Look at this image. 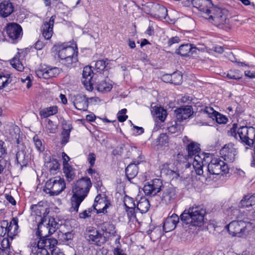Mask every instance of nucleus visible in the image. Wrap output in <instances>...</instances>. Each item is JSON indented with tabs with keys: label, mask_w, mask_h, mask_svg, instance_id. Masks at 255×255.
<instances>
[{
	"label": "nucleus",
	"mask_w": 255,
	"mask_h": 255,
	"mask_svg": "<svg viewBox=\"0 0 255 255\" xmlns=\"http://www.w3.org/2000/svg\"><path fill=\"white\" fill-rule=\"evenodd\" d=\"M214 120H216L217 123L220 124H225L228 121L227 118L225 116L221 114L220 113H219L218 112H217L215 115L214 117Z\"/></svg>",
	"instance_id": "53"
},
{
	"label": "nucleus",
	"mask_w": 255,
	"mask_h": 255,
	"mask_svg": "<svg viewBox=\"0 0 255 255\" xmlns=\"http://www.w3.org/2000/svg\"><path fill=\"white\" fill-rule=\"evenodd\" d=\"M228 165L220 158H214L208 165V171L211 175H220L229 172Z\"/></svg>",
	"instance_id": "7"
},
{
	"label": "nucleus",
	"mask_w": 255,
	"mask_h": 255,
	"mask_svg": "<svg viewBox=\"0 0 255 255\" xmlns=\"http://www.w3.org/2000/svg\"><path fill=\"white\" fill-rule=\"evenodd\" d=\"M60 73V70L57 67H46L42 69H39L36 71V74L39 78L49 79L56 77Z\"/></svg>",
	"instance_id": "20"
},
{
	"label": "nucleus",
	"mask_w": 255,
	"mask_h": 255,
	"mask_svg": "<svg viewBox=\"0 0 255 255\" xmlns=\"http://www.w3.org/2000/svg\"><path fill=\"white\" fill-rule=\"evenodd\" d=\"M4 145V142L0 140V160H2L6 154V149Z\"/></svg>",
	"instance_id": "56"
},
{
	"label": "nucleus",
	"mask_w": 255,
	"mask_h": 255,
	"mask_svg": "<svg viewBox=\"0 0 255 255\" xmlns=\"http://www.w3.org/2000/svg\"><path fill=\"white\" fill-rule=\"evenodd\" d=\"M241 221H242V220L240 221L234 220L226 226V229L232 236L239 237V235L242 231L241 227Z\"/></svg>",
	"instance_id": "24"
},
{
	"label": "nucleus",
	"mask_w": 255,
	"mask_h": 255,
	"mask_svg": "<svg viewBox=\"0 0 255 255\" xmlns=\"http://www.w3.org/2000/svg\"><path fill=\"white\" fill-rule=\"evenodd\" d=\"M111 206L110 202L107 200L105 195H98L94 201L92 207L97 213H106L107 209Z\"/></svg>",
	"instance_id": "12"
},
{
	"label": "nucleus",
	"mask_w": 255,
	"mask_h": 255,
	"mask_svg": "<svg viewBox=\"0 0 255 255\" xmlns=\"http://www.w3.org/2000/svg\"><path fill=\"white\" fill-rule=\"evenodd\" d=\"M40 225H42L41 224ZM58 228V223L53 218L49 219L47 224V226H42L40 230L43 232H48V235H51L54 233Z\"/></svg>",
	"instance_id": "32"
},
{
	"label": "nucleus",
	"mask_w": 255,
	"mask_h": 255,
	"mask_svg": "<svg viewBox=\"0 0 255 255\" xmlns=\"http://www.w3.org/2000/svg\"><path fill=\"white\" fill-rule=\"evenodd\" d=\"M8 222L4 221L2 225L0 226V237H3L6 234L8 236V232L7 230V227L8 226Z\"/></svg>",
	"instance_id": "57"
},
{
	"label": "nucleus",
	"mask_w": 255,
	"mask_h": 255,
	"mask_svg": "<svg viewBox=\"0 0 255 255\" xmlns=\"http://www.w3.org/2000/svg\"><path fill=\"white\" fill-rule=\"evenodd\" d=\"M88 100L97 102L98 98L93 97L87 98L85 95L78 94L75 96L74 101L75 107L79 110L86 111L88 107Z\"/></svg>",
	"instance_id": "18"
},
{
	"label": "nucleus",
	"mask_w": 255,
	"mask_h": 255,
	"mask_svg": "<svg viewBox=\"0 0 255 255\" xmlns=\"http://www.w3.org/2000/svg\"><path fill=\"white\" fill-rule=\"evenodd\" d=\"M18 219L16 218H13L10 221L9 226L7 227L8 237L12 239L18 233Z\"/></svg>",
	"instance_id": "31"
},
{
	"label": "nucleus",
	"mask_w": 255,
	"mask_h": 255,
	"mask_svg": "<svg viewBox=\"0 0 255 255\" xmlns=\"http://www.w3.org/2000/svg\"><path fill=\"white\" fill-rule=\"evenodd\" d=\"M10 82L11 80L10 79V75L9 74L3 76L0 75V89L5 88Z\"/></svg>",
	"instance_id": "46"
},
{
	"label": "nucleus",
	"mask_w": 255,
	"mask_h": 255,
	"mask_svg": "<svg viewBox=\"0 0 255 255\" xmlns=\"http://www.w3.org/2000/svg\"><path fill=\"white\" fill-rule=\"evenodd\" d=\"M58 234V238L64 244L68 245L71 246L70 244L74 238V234L72 232H67L64 233L60 231Z\"/></svg>",
	"instance_id": "35"
},
{
	"label": "nucleus",
	"mask_w": 255,
	"mask_h": 255,
	"mask_svg": "<svg viewBox=\"0 0 255 255\" xmlns=\"http://www.w3.org/2000/svg\"><path fill=\"white\" fill-rule=\"evenodd\" d=\"M188 150V156L190 158L194 155V158L192 162V166L195 169L197 174L201 175L203 173V161L202 158L198 155L199 152L200 151L199 144L192 142L189 144L186 148ZM192 159H191V160Z\"/></svg>",
	"instance_id": "4"
},
{
	"label": "nucleus",
	"mask_w": 255,
	"mask_h": 255,
	"mask_svg": "<svg viewBox=\"0 0 255 255\" xmlns=\"http://www.w3.org/2000/svg\"><path fill=\"white\" fill-rule=\"evenodd\" d=\"M203 112L207 114L209 117L212 119L213 120H214V117L217 113V112L215 111L212 108L210 107H206Z\"/></svg>",
	"instance_id": "54"
},
{
	"label": "nucleus",
	"mask_w": 255,
	"mask_h": 255,
	"mask_svg": "<svg viewBox=\"0 0 255 255\" xmlns=\"http://www.w3.org/2000/svg\"><path fill=\"white\" fill-rule=\"evenodd\" d=\"M198 49L191 44H182L177 50L176 53L181 56H188L196 53Z\"/></svg>",
	"instance_id": "25"
},
{
	"label": "nucleus",
	"mask_w": 255,
	"mask_h": 255,
	"mask_svg": "<svg viewBox=\"0 0 255 255\" xmlns=\"http://www.w3.org/2000/svg\"><path fill=\"white\" fill-rule=\"evenodd\" d=\"M91 186V181L88 177H83L76 181L72 188L71 212H78L80 205L87 196Z\"/></svg>",
	"instance_id": "1"
},
{
	"label": "nucleus",
	"mask_w": 255,
	"mask_h": 255,
	"mask_svg": "<svg viewBox=\"0 0 255 255\" xmlns=\"http://www.w3.org/2000/svg\"><path fill=\"white\" fill-rule=\"evenodd\" d=\"M127 111L126 109H123L118 112L117 118L119 122H124L127 120L128 118V116L125 115Z\"/></svg>",
	"instance_id": "51"
},
{
	"label": "nucleus",
	"mask_w": 255,
	"mask_h": 255,
	"mask_svg": "<svg viewBox=\"0 0 255 255\" xmlns=\"http://www.w3.org/2000/svg\"><path fill=\"white\" fill-rule=\"evenodd\" d=\"M179 221V218L176 214H173L168 217L165 220L163 226L165 232H168L174 230Z\"/></svg>",
	"instance_id": "22"
},
{
	"label": "nucleus",
	"mask_w": 255,
	"mask_h": 255,
	"mask_svg": "<svg viewBox=\"0 0 255 255\" xmlns=\"http://www.w3.org/2000/svg\"><path fill=\"white\" fill-rule=\"evenodd\" d=\"M161 173L168 176L169 178L171 179H176L180 176L182 178L185 179L188 178L190 176L189 174H187L185 175L183 173H180L177 167L174 166L173 165L167 164L162 165L161 168Z\"/></svg>",
	"instance_id": "11"
},
{
	"label": "nucleus",
	"mask_w": 255,
	"mask_h": 255,
	"mask_svg": "<svg viewBox=\"0 0 255 255\" xmlns=\"http://www.w3.org/2000/svg\"><path fill=\"white\" fill-rule=\"evenodd\" d=\"M66 188L63 179L59 176L50 178L45 184V191L50 196H57Z\"/></svg>",
	"instance_id": "6"
},
{
	"label": "nucleus",
	"mask_w": 255,
	"mask_h": 255,
	"mask_svg": "<svg viewBox=\"0 0 255 255\" xmlns=\"http://www.w3.org/2000/svg\"><path fill=\"white\" fill-rule=\"evenodd\" d=\"M170 78V81L171 83H173L175 85H179L182 82V75L180 72H176L172 74L171 75H166L163 76V79L164 80L166 78Z\"/></svg>",
	"instance_id": "36"
},
{
	"label": "nucleus",
	"mask_w": 255,
	"mask_h": 255,
	"mask_svg": "<svg viewBox=\"0 0 255 255\" xmlns=\"http://www.w3.org/2000/svg\"><path fill=\"white\" fill-rule=\"evenodd\" d=\"M108 63L106 61L104 60L97 61L95 64V68L98 71H103L106 67V64Z\"/></svg>",
	"instance_id": "50"
},
{
	"label": "nucleus",
	"mask_w": 255,
	"mask_h": 255,
	"mask_svg": "<svg viewBox=\"0 0 255 255\" xmlns=\"http://www.w3.org/2000/svg\"><path fill=\"white\" fill-rule=\"evenodd\" d=\"M92 209L89 208L88 210H85L83 212L79 214V217L82 219H86L91 216Z\"/></svg>",
	"instance_id": "59"
},
{
	"label": "nucleus",
	"mask_w": 255,
	"mask_h": 255,
	"mask_svg": "<svg viewBox=\"0 0 255 255\" xmlns=\"http://www.w3.org/2000/svg\"><path fill=\"white\" fill-rule=\"evenodd\" d=\"M72 128V126L71 125H68L67 126V128H63V130L62 131V140H61V144L65 145L67 143L69 139L70 134L71 130Z\"/></svg>",
	"instance_id": "42"
},
{
	"label": "nucleus",
	"mask_w": 255,
	"mask_h": 255,
	"mask_svg": "<svg viewBox=\"0 0 255 255\" xmlns=\"http://www.w3.org/2000/svg\"><path fill=\"white\" fill-rule=\"evenodd\" d=\"M161 191H162L161 199L163 203L170 204L174 202L176 197V191L174 187L171 186L165 187L163 186Z\"/></svg>",
	"instance_id": "17"
},
{
	"label": "nucleus",
	"mask_w": 255,
	"mask_h": 255,
	"mask_svg": "<svg viewBox=\"0 0 255 255\" xmlns=\"http://www.w3.org/2000/svg\"><path fill=\"white\" fill-rule=\"evenodd\" d=\"M158 10L160 13L158 15L161 17L165 18L167 14V9L163 6L159 5L158 6Z\"/></svg>",
	"instance_id": "58"
},
{
	"label": "nucleus",
	"mask_w": 255,
	"mask_h": 255,
	"mask_svg": "<svg viewBox=\"0 0 255 255\" xmlns=\"http://www.w3.org/2000/svg\"><path fill=\"white\" fill-rule=\"evenodd\" d=\"M85 237L90 244L101 246L105 242L102 235L97 230L93 228L87 231Z\"/></svg>",
	"instance_id": "15"
},
{
	"label": "nucleus",
	"mask_w": 255,
	"mask_h": 255,
	"mask_svg": "<svg viewBox=\"0 0 255 255\" xmlns=\"http://www.w3.org/2000/svg\"><path fill=\"white\" fill-rule=\"evenodd\" d=\"M255 205V193L248 194L244 196L240 201L239 206L242 208H247Z\"/></svg>",
	"instance_id": "30"
},
{
	"label": "nucleus",
	"mask_w": 255,
	"mask_h": 255,
	"mask_svg": "<svg viewBox=\"0 0 255 255\" xmlns=\"http://www.w3.org/2000/svg\"><path fill=\"white\" fill-rule=\"evenodd\" d=\"M42 228L41 225H39L38 231L36 233L38 239H35L31 242V247L42 248L49 249V238H47V235L42 233V230H40Z\"/></svg>",
	"instance_id": "14"
},
{
	"label": "nucleus",
	"mask_w": 255,
	"mask_h": 255,
	"mask_svg": "<svg viewBox=\"0 0 255 255\" xmlns=\"http://www.w3.org/2000/svg\"><path fill=\"white\" fill-rule=\"evenodd\" d=\"M138 168L135 163L129 164L126 169V175L129 181L134 178L137 174Z\"/></svg>",
	"instance_id": "33"
},
{
	"label": "nucleus",
	"mask_w": 255,
	"mask_h": 255,
	"mask_svg": "<svg viewBox=\"0 0 255 255\" xmlns=\"http://www.w3.org/2000/svg\"><path fill=\"white\" fill-rule=\"evenodd\" d=\"M228 215L231 217L232 219H238V221L242 220L243 214L241 211L237 209H234L232 210L228 211Z\"/></svg>",
	"instance_id": "45"
},
{
	"label": "nucleus",
	"mask_w": 255,
	"mask_h": 255,
	"mask_svg": "<svg viewBox=\"0 0 255 255\" xmlns=\"http://www.w3.org/2000/svg\"><path fill=\"white\" fill-rule=\"evenodd\" d=\"M16 160L17 163L20 165L22 168L26 166L30 161L31 156L29 153L25 150H21L17 151L16 153Z\"/></svg>",
	"instance_id": "26"
},
{
	"label": "nucleus",
	"mask_w": 255,
	"mask_h": 255,
	"mask_svg": "<svg viewBox=\"0 0 255 255\" xmlns=\"http://www.w3.org/2000/svg\"><path fill=\"white\" fill-rule=\"evenodd\" d=\"M178 122H181L190 118L193 114L192 108L191 106H181L174 111Z\"/></svg>",
	"instance_id": "19"
},
{
	"label": "nucleus",
	"mask_w": 255,
	"mask_h": 255,
	"mask_svg": "<svg viewBox=\"0 0 255 255\" xmlns=\"http://www.w3.org/2000/svg\"><path fill=\"white\" fill-rule=\"evenodd\" d=\"M93 71L90 66H86L84 68L83 71V79L84 80L85 79H88L92 77V74H93Z\"/></svg>",
	"instance_id": "47"
},
{
	"label": "nucleus",
	"mask_w": 255,
	"mask_h": 255,
	"mask_svg": "<svg viewBox=\"0 0 255 255\" xmlns=\"http://www.w3.org/2000/svg\"><path fill=\"white\" fill-rule=\"evenodd\" d=\"M115 229V228L112 224L108 222H105L103 224V231L106 233H108L109 235H114L116 233Z\"/></svg>",
	"instance_id": "43"
},
{
	"label": "nucleus",
	"mask_w": 255,
	"mask_h": 255,
	"mask_svg": "<svg viewBox=\"0 0 255 255\" xmlns=\"http://www.w3.org/2000/svg\"><path fill=\"white\" fill-rule=\"evenodd\" d=\"M124 205L126 208L128 217L131 219L132 218H135L134 214L135 204L132 198L127 197L124 200Z\"/></svg>",
	"instance_id": "28"
},
{
	"label": "nucleus",
	"mask_w": 255,
	"mask_h": 255,
	"mask_svg": "<svg viewBox=\"0 0 255 255\" xmlns=\"http://www.w3.org/2000/svg\"><path fill=\"white\" fill-rule=\"evenodd\" d=\"M162 186L161 181L156 178L146 183L143 190L146 195L154 196L161 190Z\"/></svg>",
	"instance_id": "13"
},
{
	"label": "nucleus",
	"mask_w": 255,
	"mask_h": 255,
	"mask_svg": "<svg viewBox=\"0 0 255 255\" xmlns=\"http://www.w3.org/2000/svg\"><path fill=\"white\" fill-rule=\"evenodd\" d=\"M137 209L142 214L146 213L150 207L149 201L145 197H142L137 204Z\"/></svg>",
	"instance_id": "34"
},
{
	"label": "nucleus",
	"mask_w": 255,
	"mask_h": 255,
	"mask_svg": "<svg viewBox=\"0 0 255 255\" xmlns=\"http://www.w3.org/2000/svg\"><path fill=\"white\" fill-rule=\"evenodd\" d=\"M45 165L51 174H54L56 173L57 170L59 169L60 164L57 159H52L50 161L46 162Z\"/></svg>",
	"instance_id": "37"
},
{
	"label": "nucleus",
	"mask_w": 255,
	"mask_h": 255,
	"mask_svg": "<svg viewBox=\"0 0 255 255\" xmlns=\"http://www.w3.org/2000/svg\"><path fill=\"white\" fill-rule=\"evenodd\" d=\"M13 10V5L10 0H3L0 3V15L1 17H7Z\"/></svg>",
	"instance_id": "23"
},
{
	"label": "nucleus",
	"mask_w": 255,
	"mask_h": 255,
	"mask_svg": "<svg viewBox=\"0 0 255 255\" xmlns=\"http://www.w3.org/2000/svg\"><path fill=\"white\" fill-rule=\"evenodd\" d=\"M51 255H65L59 249L55 248L51 251Z\"/></svg>",
	"instance_id": "63"
},
{
	"label": "nucleus",
	"mask_w": 255,
	"mask_h": 255,
	"mask_svg": "<svg viewBox=\"0 0 255 255\" xmlns=\"http://www.w3.org/2000/svg\"><path fill=\"white\" fill-rule=\"evenodd\" d=\"M96 155L94 153H90L88 157V161L90 164V166L93 167L95 162Z\"/></svg>",
	"instance_id": "60"
},
{
	"label": "nucleus",
	"mask_w": 255,
	"mask_h": 255,
	"mask_svg": "<svg viewBox=\"0 0 255 255\" xmlns=\"http://www.w3.org/2000/svg\"><path fill=\"white\" fill-rule=\"evenodd\" d=\"M183 129V126L181 124L177 123L176 122H175V125H172L168 128L169 131L171 133L181 131Z\"/></svg>",
	"instance_id": "49"
},
{
	"label": "nucleus",
	"mask_w": 255,
	"mask_h": 255,
	"mask_svg": "<svg viewBox=\"0 0 255 255\" xmlns=\"http://www.w3.org/2000/svg\"><path fill=\"white\" fill-rule=\"evenodd\" d=\"M241 227L242 231L240 232L239 238H244L249 235L250 233L253 230L254 225L251 222L247 221L242 220L241 221Z\"/></svg>",
	"instance_id": "27"
},
{
	"label": "nucleus",
	"mask_w": 255,
	"mask_h": 255,
	"mask_svg": "<svg viewBox=\"0 0 255 255\" xmlns=\"http://www.w3.org/2000/svg\"><path fill=\"white\" fill-rule=\"evenodd\" d=\"M58 112L57 106H52L44 108L39 112L40 116L43 118H47L50 116L56 114Z\"/></svg>",
	"instance_id": "38"
},
{
	"label": "nucleus",
	"mask_w": 255,
	"mask_h": 255,
	"mask_svg": "<svg viewBox=\"0 0 255 255\" xmlns=\"http://www.w3.org/2000/svg\"><path fill=\"white\" fill-rule=\"evenodd\" d=\"M92 77L88 79L82 80V82L86 89L89 91H91L93 89V83L92 82Z\"/></svg>",
	"instance_id": "52"
},
{
	"label": "nucleus",
	"mask_w": 255,
	"mask_h": 255,
	"mask_svg": "<svg viewBox=\"0 0 255 255\" xmlns=\"http://www.w3.org/2000/svg\"><path fill=\"white\" fill-rule=\"evenodd\" d=\"M155 118L163 122L167 116L166 111L161 107H156L154 113Z\"/></svg>",
	"instance_id": "41"
},
{
	"label": "nucleus",
	"mask_w": 255,
	"mask_h": 255,
	"mask_svg": "<svg viewBox=\"0 0 255 255\" xmlns=\"http://www.w3.org/2000/svg\"><path fill=\"white\" fill-rule=\"evenodd\" d=\"M113 253L114 255H127L126 254L123 253V250L118 248L114 249Z\"/></svg>",
	"instance_id": "64"
},
{
	"label": "nucleus",
	"mask_w": 255,
	"mask_h": 255,
	"mask_svg": "<svg viewBox=\"0 0 255 255\" xmlns=\"http://www.w3.org/2000/svg\"><path fill=\"white\" fill-rule=\"evenodd\" d=\"M55 17V15H52L49 21H45L42 25V35L46 40L50 39L53 35Z\"/></svg>",
	"instance_id": "21"
},
{
	"label": "nucleus",
	"mask_w": 255,
	"mask_h": 255,
	"mask_svg": "<svg viewBox=\"0 0 255 255\" xmlns=\"http://www.w3.org/2000/svg\"><path fill=\"white\" fill-rule=\"evenodd\" d=\"M226 13L227 11L225 9L214 7L212 8L211 13L206 19H208L215 25L219 26L228 22Z\"/></svg>",
	"instance_id": "8"
},
{
	"label": "nucleus",
	"mask_w": 255,
	"mask_h": 255,
	"mask_svg": "<svg viewBox=\"0 0 255 255\" xmlns=\"http://www.w3.org/2000/svg\"><path fill=\"white\" fill-rule=\"evenodd\" d=\"M77 54L78 51L72 46H61L58 50V55L63 64L70 67L78 61Z\"/></svg>",
	"instance_id": "5"
},
{
	"label": "nucleus",
	"mask_w": 255,
	"mask_h": 255,
	"mask_svg": "<svg viewBox=\"0 0 255 255\" xmlns=\"http://www.w3.org/2000/svg\"><path fill=\"white\" fill-rule=\"evenodd\" d=\"M230 135L238 139L239 138L243 142L250 146L253 145L255 139V128L253 127L242 126L240 128L234 124L229 131Z\"/></svg>",
	"instance_id": "3"
},
{
	"label": "nucleus",
	"mask_w": 255,
	"mask_h": 255,
	"mask_svg": "<svg viewBox=\"0 0 255 255\" xmlns=\"http://www.w3.org/2000/svg\"><path fill=\"white\" fill-rule=\"evenodd\" d=\"M33 139L35 146L37 150L40 151H43L44 150V146L42 145V142L38 138V137L37 136H34Z\"/></svg>",
	"instance_id": "55"
},
{
	"label": "nucleus",
	"mask_w": 255,
	"mask_h": 255,
	"mask_svg": "<svg viewBox=\"0 0 255 255\" xmlns=\"http://www.w3.org/2000/svg\"><path fill=\"white\" fill-rule=\"evenodd\" d=\"M191 4L201 12L202 16L205 18H208L214 8L211 0H192Z\"/></svg>",
	"instance_id": "9"
},
{
	"label": "nucleus",
	"mask_w": 255,
	"mask_h": 255,
	"mask_svg": "<svg viewBox=\"0 0 255 255\" xmlns=\"http://www.w3.org/2000/svg\"><path fill=\"white\" fill-rule=\"evenodd\" d=\"M242 76L240 71L237 70H230L226 74V77L229 79L238 80L240 79Z\"/></svg>",
	"instance_id": "44"
},
{
	"label": "nucleus",
	"mask_w": 255,
	"mask_h": 255,
	"mask_svg": "<svg viewBox=\"0 0 255 255\" xmlns=\"http://www.w3.org/2000/svg\"><path fill=\"white\" fill-rule=\"evenodd\" d=\"M180 41V39L179 37H178V36L173 37L168 40V45L169 46H171V45H172L173 44L177 43L179 42Z\"/></svg>",
	"instance_id": "61"
},
{
	"label": "nucleus",
	"mask_w": 255,
	"mask_h": 255,
	"mask_svg": "<svg viewBox=\"0 0 255 255\" xmlns=\"http://www.w3.org/2000/svg\"><path fill=\"white\" fill-rule=\"evenodd\" d=\"M6 32L8 37L13 41V42H17L20 39L22 36V28L17 23L10 22L7 24Z\"/></svg>",
	"instance_id": "10"
},
{
	"label": "nucleus",
	"mask_w": 255,
	"mask_h": 255,
	"mask_svg": "<svg viewBox=\"0 0 255 255\" xmlns=\"http://www.w3.org/2000/svg\"><path fill=\"white\" fill-rule=\"evenodd\" d=\"M96 87L99 92L102 93L110 92L113 88L112 82L107 78L98 82Z\"/></svg>",
	"instance_id": "29"
},
{
	"label": "nucleus",
	"mask_w": 255,
	"mask_h": 255,
	"mask_svg": "<svg viewBox=\"0 0 255 255\" xmlns=\"http://www.w3.org/2000/svg\"><path fill=\"white\" fill-rule=\"evenodd\" d=\"M220 154L224 160L233 162L237 154V151L232 144L225 145L220 151Z\"/></svg>",
	"instance_id": "16"
},
{
	"label": "nucleus",
	"mask_w": 255,
	"mask_h": 255,
	"mask_svg": "<svg viewBox=\"0 0 255 255\" xmlns=\"http://www.w3.org/2000/svg\"><path fill=\"white\" fill-rule=\"evenodd\" d=\"M21 56L20 55L18 57L16 55L10 61L12 66L19 71H22L24 69V66L22 63V58H20Z\"/></svg>",
	"instance_id": "39"
},
{
	"label": "nucleus",
	"mask_w": 255,
	"mask_h": 255,
	"mask_svg": "<svg viewBox=\"0 0 255 255\" xmlns=\"http://www.w3.org/2000/svg\"><path fill=\"white\" fill-rule=\"evenodd\" d=\"M5 198L7 201H8L10 203H11L12 205H15L16 204V201L14 200V198L9 194H5Z\"/></svg>",
	"instance_id": "62"
},
{
	"label": "nucleus",
	"mask_w": 255,
	"mask_h": 255,
	"mask_svg": "<svg viewBox=\"0 0 255 255\" xmlns=\"http://www.w3.org/2000/svg\"><path fill=\"white\" fill-rule=\"evenodd\" d=\"M63 171L68 182H70L74 179L75 176V172L73 168L69 164L64 165Z\"/></svg>",
	"instance_id": "40"
},
{
	"label": "nucleus",
	"mask_w": 255,
	"mask_h": 255,
	"mask_svg": "<svg viewBox=\"0 0 255 255\" xmlns=\"http://www.w3.org/2000/svg\"><path fill=\"white\" fill-rule=\"evenodd\" d=\"M206 213V209L203 205H194L188 209L185 210L180 218L185 224L201 226L203 223Z\"/></svg>",
	"instance_id": "2"
},
{
	"label": "nucleus",
	"mask_w": 255,
	"mask_h": 255,
	"mask_svg": "<svg viewBox=\"0 0 255 255\" xmlns=\"http://www.w3.org/2000/svg\"><path fill=\"white\" fill-rule=\"evenodd\" d=\"M46 128L50 133H55L57 129V126L50 120H48L46 125Z\"/></svg>",
	"instance_id": "48"
}]
</instances>
